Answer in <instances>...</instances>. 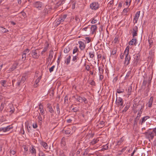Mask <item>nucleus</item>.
I'll use <instances>...</instances> for the list:
<instances>
[{"label":"nucleus","mask_w":156,"mask_h":156,"mask_svg":"<svg viewBox=\"0 0 156 156\" xmlns=\"http://www.w3.org/2000/svg\"><path fill=\"white\" fill-rule=\"evenodd\" d=\"M27 78L26 76H23L21 79L20 78H18L17 80L13 79L12 80V84L13 86H14V85L16 81V86L17 87H19L20 86L23 84Z\"/></svg>","instance_id":"obj_1"},{"label":"nucleus","mask_w":156,"mask_h":156,"mask_svg":"<svg viewBox=\"0 0 156 156\" xmlns=\"http://www.w3.org/2000/svg\"><path fill=\"white\" fill-rule=\"evenodd\" d=\"M133 107L135 108H138L139 109L138 113L142 114L143 112L144 107L142 105L139 103L137 104L134 103L133 104Z\"/></svg>","instance_id":"obj_2"},{"label":"nucleus","mask_w":156,"mask_h":156,"mask_svg":"<svg viewBox=\"0 0 156 156\" xmlns=\"http://www.w3.org/2000/svg\"><path fill=\"white\" fill-rule=\"evenodd\" d=\"M61 145L62 148L66 151L67 149V147L66 146V138L64 137H62L61 141Z\"/></svg>","instance_id":"obj_3"},{"label":"nucleus","mask_w":156,"mask_h":156,"mask_svg":"<svg viewBox=\"0 0 156 156\" xmlns=\"http://www.w3.org/2000/svg\"><path fill=\"white\" fill-rule=\"evenodd\" d=\"M99 5L98 2H94L90 4V8L92 10H96L98 9Z\"/></svg>","instance_id":"obj_4"},{"label":"nucleus","mask_w":156,"mask_h":156,"mask_svg":"<svg viewBox=\"0 0 156 156\" xmlns=\"http://www.w3.org/2000/svg\"><path fill=\"white\" fill-rule=\"evenodd\" d=\"M76 100L81 103L84 102L85 104H87L88 101L87 99L84 97H82L79 96H78L76 98Z\"/></svg>","instance_id":"obj_5"},{"label":"nucleus","mask_w":156,"mask_h":156,"mask_svg":"<svg viewBox=\"0 0 156 156\" xmlns=\"http://www.w3.org/2000/svg\"><path fill=\"white\" fill-rule=\"evenodd\" d=\"M130 59L131 58L130 55L128 54V53H126L125 61V64L126 66H127L129 64Z\"/></svg>","instance_id":"obj_6"},{"label":"nucleus","mask_w":156,"mask_h":156,"mask_svg":"<svg viewBox=\"0 0 156 156\" xmlns=\"http://www.w3.org/2000/svg\"><path fill=\"white\" fill-rule=\"evenodd\" d=\"M140 11L137 12L133 20V22L134 24L137 23L140 16Z\"/></svg>","instance_id":"obj_7"},{"label":"nucleus","mask_w":156,"mask_h":156,"mask_svg":"<svg viewBox=\"0 0 156 156\" xmlns=\"http://www.w3.org/2000/svg\"><path fill=\"white\" fill-rule=\"evenodd\" d=\"M146 135L148 138H151V139H153L154 137V134L153 132L148 131L145 133Z\"/></svg>","instance_id":"obj_8"},{"label":"nucleus","mask_w":156,"mask_h":156,"mask_svg":"<svg viewBox=\"0 0 156 156\" xmlns=\"http://www.w3.org/2000/svg\"><path fill=\"white\" fill-rule=\"evenodd\" d=\"M138 27L137 26H135L133 28V37L137 36V35Z\"/></svg>","instance_id":"obj_9"},{"label":"nucleus","mask_w":156,"mask_h":156,"mask_svg":"<svg viewBox=\"0 0 156 156\" xmlns=\"http://www.w3.org/2000/svg\"><path fill=\"white\" fill-rule=\"evenodd\" d=\"M8 109L10 110L9 111V112L10 114H12L15 111V108L12 104H9Z\"/></svg>","instance_id":"obj_10"},{"label":"nucleus","mask_w":156,"mask_h":156,"mask_svg":"<svg viewBox=\"0 0 156 156\" xmlns=\"http://www.w3.org/2000/svg\"><path fill=\"white\" fill-rule=\"evenodd\" d=\"M79 44V48L81 50H82L84 49L85 48L86 45L82 41H80L78 42Z\"/></svg>","instance_id":"obj_11"},{"label":"nucleus","mask_w":156,"mask_h":156,"mask_svg":"<svg viewBox=\"0 0 156 156\" xmlns=\"http://www.w3.org/2000/svg\"><path fill=\"white\" fill-rule=\"evenodd\" d=\"M67 16V15L65 14L63 15H61L60 17L58 19L59 21L61 23L64 22Z\"/></svg>","instance_id":"obj_12"},{"label":"nucleus","mask_w":156,"mask_h":156,"mask_svg":"<svg viewBox=\"0 0 156 156\" xmlns=\"http://www.w3.org/2000/svg\"><path fill=\"white\" fill-rule=\"evenodd\" d=\"M34 6L37 8H41L42 5V4L40 2H37L34 4Z\"/></svg>","instance_id":"obj_13"},{"label":"nucleus","mask_w":156,"mask_h":156,"mask_svg":"<svg viewBox=\"0 0 156 156\" xmlns=\"http://www.w3.org/2000/svg\"><path fill=\"white\" fill-rule=\"evenodd\" d=\"M97 29V27L96 25H92L91 27V30L92 31V34H94L96 32Z\"/></svg>","instance_id":"obj_14"},{"label":"nucleus","mask_w":156,"mask_h":156,"mask_svg":"<svg viewBox=\"0 0 156 156\" xmlns=\"http://www.w3.org/2000/svg\"><path fill=\"white\" fill-rule=\"evenodd\" d=\"M32 55L33 56V58H38L39 56L37 55V50H35L32 51Z\"/></svg>","instance_id":"obj_15"},{"label":"nucleus","mask_w":156,"mask_h":156,"mask_svg":"<svg viewBox=\"0 0 156 156\" xmlns=\"http://www.w3.org/2000/svg\"><path fill=\"white\" fill-rule=\"evenodd\" d=\"M40 144L46 149L48 148V145L47 143L44 141H41Z\"/></svg>","instance_id":"obj_16"},{"label":"nucleus","mask_w":156,"mask_h":156,"mask_svg":"<svg viewBox=\"0 0 156 156\" xmlns=\"http://www.w3.org/2000/svg\"><path fill=\"white\" fill-rule=\"evenodd\" d=\"M47 108L48 109L50 113H53L54 112V110L51 104L49 103L47 105Z\"/></svg>","instance_id":"obj_17"},{"label":"nucleus","mask_w":156,"mask_h":156,"mask_svg":"<svg viewBox=\"0 0 156 156\" xmlns=\"http://www.w3.org/2000/svg\"><path fill=\"white\" fill-rule=\"evenodd\" d=\"M99 141V138H97L96 139H94L92 140L90 142V144L93 145L97 143H98Z\"/></svg>","instance_id":"obj_18"},{"label":"nucleus","mask_w":156,"mask_h":156,"mask_svg":"<svg viewBox=\"0 0 156 156\" xmlns=\"http://www.w3.org/2000/svg\"><path fill=\"white\" fill-rule=\"evenodd\" d=\"M153 100V97H151L150 99L147 103L148 106L149 107H151L152 106Z\"/></svg>","instance_id":"obj_19"},{"label":"nucleus","mask_w":156,"mask_h":156,"mask_svg":"<svg viewBox=\"0 0 156 156\" xmlns=\"http://www.w3.org/2000/svg\"><path fill=\"white\" fill-rule=\"evenodd\" d=\"M41 76H39L37 79L36 80L35 82L34 86L35 87H37L38 85V83L40 82L41 79Z\"/></svg>","instance_id":"obj_20"},{"label":"nucleus","mask_w":156,"mask_h":156,"mask_svg":"<svg viewBox=\"0 0 156 156\" xmlns=\"http://www.w3.org/2000/svg\"><path fill=\"white\" fill-rule=\"evenodd\" d=\"M137 40L135 38H133L132 39L129 43V45H133L134 43L135 44Z\"/></svg>","instance_id":"obj_21"},{"label":"nucleus","mask_w":156,"mask_h":156,"mask_svg":"<svg viewBox=\"0 0 156 156\" xmlns=\"http://www.w3.org/2000/svg\"><path fill=\"white\" fill-rule=\"evenodd\" d=\"M149 118L150 117L149 116H146L142 118L141 121L140 122V123L141 125H142L144 122Z\"/></svg>","instance_id":"obj_22"},{"label":"nucleus","mask_w":156,"mask_h":156,"mask_svg":"<svg viewBox=\"0 0 156 156\" xmlns=\"http://www.w3.org/2000/svg\"><path fill=\"white\" fill-rule=\"evenodd\" d=\"M17 66V64L16 63L14 64L11 67L9 68V70L10 71H12L14 70L16 68V67Z\"/></svg>","instance_id":"obj_23"},{"label":"nucleus","mask_w":156,"mask_h":156,"mask_svg":"<svg viewBox=\"0 0 156 156\" xmlns=\"http://www.w3.org/2000/svg\"><path fill=\"white\" fill-rule=\"evenodd\" d=\"M71 128H69L66 130H64V133L66 134H70L71 133L72 130V127H71Z\"/></svg>","instance_id":"obj_24"},{"label":"nucleus","mask_w":156,"mask_h":156,"mask_svg":"<svg viewBox=\"0 0 156 156\" xmlns=\"http://www.w3.org/2000/svg\"><path fill=\"white\" fill-rule=\"evenodd\" d=\"M140 56L138 55H136L135 58L134 64L136 65H137L138 62V61L140 59Z\"/></svg>","instance_id":"obj_25"},{"label":"nucleus","mask_w":156,"mask_h":156,"mask_svg":"<svg viewBox=\"0 0 156 156\" xmlns=\"http://www.w3.org/2000/svg\"><path fill=\"white\" fill-rule=\"evenodd\" d=\"M71 56L70 55H69L68 57L66 58L65 63H66L67 65H68L69 64L70 62V60H71Z\"/></svg>","instance_id":"obj_26"},{"label":"nucleus","mask_w":156,"mask_h":156,"mask_svg":"<svg viewBox=\"0 0 156 156\" xmlns=\"http://www.w3.org/2000/svg\"><path fill=\"white\" fill-rule=\"evenodd\" d=\"M126 90L127 92V94L129 95H130L132 90V87L131 86L128 87V90Z\"/></svg>","instance_id":"obj_27"},{"label":"nucleus","mask_w":156,"mask_h":156,"mask_svg":"<svg viewBox=\"0 0 156 156\" xmlns=\"http://www.w3.org/2000/svg\"><path fill=\"white\" fill-rule=\"evenodd\" d=\"M123 102L122 99L120 97H119L118 99L116 100V104L118 105L121 102Z\"/></svg>","instance_id":"obj_28"},{"label":"nucleus","mask_w":156,"mask_h":156,"mask_svg":"<svg viewBox=\"0 0 156 156\" xmlns=\"http://www.w3.org/2000/svg\"><path fill=\"white\" fill-rule=\"evenodd\" d=\"M53 52L52 51H50V53L49 54V56L48 58V61L49 60H50L51 61L52 59L53 58Z\"/></svg>","instance_id":"obj_29"},{"label":"nucleus","mask_w":156,"mask_h":156,"mask_svg":"<svg viewBox=\"0 0 156 156\" xmlns=\"http://www.w3.org/2000/svg\"><path fill=\"white\" fill-rule=\"evenodd\" d=\"M130 107L129 105L127 103L126 104V106L124 108V109L122 110V112H126L129 109Z\"/></svg>","instance_id":"obj_30"},{"label":"nucleus","mask_w":156,"mask_h":156,"mask_svg":"<svg viewBox=\"0 0 156 156\" xmlns=\"http://www.w3.org/2000/svg\"><path fill=\"white\" fill-rule=\"evenodd\" d=\"M5 132L9 131L11 129H12L13 128V127L11 125L9 126L6 127H5Z\"/></svg>","instance_id":"obj_31"},{"label":"nucleus","mask_w":156,"mask_h":156,"mask_svg":"<svg viewBox=\"0 0 156 156\" xmlns=\"http://www.w3.org/2000/svg\"><path fill=\"white\" fill-rule=\"evenodd\" d=\"M70 50V49L69 47V46H67L65 48L64 51L65 53H67L69 52Z\"/></svg>","instance_id":"obj_32"},{"label":"nucleus","mask_w":156,"mask_h":156,"mask_svg":"<svg viewBox=\"0 0 156 156\" xmlns=\"http://www.w3.org/2000/svg\"><path fill=\"white\" fill-rule=\"evenodd\" d=\"M124 91V90L123 89L121 88L120 87H119V89L117 90V92L118 93H121L123 92Z\"/></svg>","instance_id":"obj_33"},{"label":"nucleus","mask_w":156,"mask_h":156,"mask_svg":"<svg viewBox=\"0 0 156 156\" xmlns=\"http://www.w3.org/2000/svg\"><path fill=\"white\" fill-rule=\"evenodd\" d=\"M31 153L32 154H36V151L35 149L34 148V146H32L31 147Z\"/></svg>","instance_id":"obj_34"},{"label":"nucleus","mask_w":156,"mask_h":156,"mask_svg":"<svg viewBox=\"0 0 156 156\" xmlns=\"http://www.w3.org/2000/svg\"><path fill=\"white\" fill-rule=\"evenodd\" d=\"M56 108L57 110V112L58 113V114L59 115L60 114V110L59 104H57Z\"/></svg>","instance_id":"obj_35"},{"label":"nucleus","mask_w":156,"mask_h":156,"mask_svg":"<svg viewBox=\"0 0 156 156\" xmlns=\"http://www.w3.org/2000/svg\"><path fill=\"white\" fill-rule=\"evenodd\" d=\"M132 0H126V5L127 6H129L131 4Z\"/></svg>","instance_id":"obj_36"},{"label":"nucleus","mask_w":156,"mask_h":156,"mask_svg":"<svg viewBox=\"0 0 156 156\" xmlns=\"http://www.w3.org/2000/svg\"><path fill=\"white\" fill-rule=\"evenodd\" d=\"M105 122L103 121L100 122L99 123L100 127L101 128L104 127V126H105Z\"/></svg>","instance_id":"obj_37"},{"label":"nucleus","mask_w":156,"mask_h":156,"mask_svg":"<svg viewBox=\"0 0 156 156\" xmlns=\"http://www.w3.org/2000/svg\"><path fill=\"white\" fill-rule=\"evenodd\" d=\"M38 119L39 120V122L40 124H41L42 122V117L41 116L40 114H39V115L38 117Z\"/></svg>","instance_id":"obj_38"},{"label":"nucleus","mask_w":156,"mask_h":156,"mask_svg":"<svg viewBox=\"0 0 156 156\" xmlns=\"http://www.w3.org/2000/svg\"><path fill=\"white\" fill-rule=\"evenodd\" d=\"M5 103H2L1 104V106L0 107V111L2 112L3 110V109L5 106Z\"/></svg>","instance_id":"obj_39"},{"label":"nucleus","mask_w":156,"mask_h":156,"mask_svg":"<svg viewBox=\"0 0 156 156\" xmlns=\"http://www.w3.org/2000/svg\"><path fill=\"white\" fill-rule=\"evenodd\" d=\"M26 58V55L24 54H22V60L23 61H24L25 60Z\"/></svg>","instance_id":"obj_40"},{"label":"nucleus","mask_w":156,"mask_h":156,"mask_svg":"<svg viewBox=\"0 0 156 156\" xmlns=\"http://www.w3.org/2000/svg\"><path fill=\"white\" fill-rule=\"evenodd\" d=\"M1 28L2 29L1 30L3 33H7L9 31L8 30H6L5 28H3V27H1Z\"/></svg>","instance_id":"obj_41"},{"label":"nucleus","mask_w":156,"mask_h":156,"mask_svg":"<svg viewBox=\"0 0 156 156\" xmlns=\"http://www.w3.org/2000/svg\"><path fill=\"white\" fill-rule=\"evenodd\" d=\"M99 73L100 74H102L103 73L104 70L103 69L99 67Z\"/></svg>","instance_id":"obj_42"},{"label":"nucleus","mask_w":156,"mask_h":156,"mask_svg":"<svg viewBox=\"0 0 156 156\" xmlns=\"http://www.w3.org/2000/svg\"><path fill=\"white\" fill-rule=\"evenodd\" d=\"M85 39V41L87 43H89L91 41L89 37H86Z\"/></svg>","instance_id":"obj_43"},{"label":"nucleus","mask_w":156,"mask_h":156,"mask_svg":"<svg viewBox=\"0 0 156 156\" xmlns=\"http://www.w3.org/2000/svg\"><path fill=\"white\" fill-rule=\"evenodd\" d=\"M117 49L116 48H114L112 50V55H114L116 54L117 51Z\"/></svg>","instance_id":"obj_44"},{"label":"nucleus","mask_w":156,"mask_h":156,"mask_svg":"<svg viewBox=\"0 0 156 156\" xmlns=\"http://www.w3.org/2000/svg\"><path fill=\"white\" fill-rule=\"evenodd\" d=\"M94 52H90L89 53L90 57V58H93L94 57Z\"/></svg>","instance_id":"obj_45"},{"label":"nucleus","mask_w":156,"mask_h":156,"mask_svg":"<svg viewBox=\"0 0 156 156\" xmlns=\"http://www.w3.org/2000/svg\"><path fill=\"white\" fill-rule=\"evenodd\" d=\"M129 46H128L126 48V49L125 51H124V53H125L126 54V53H128V54H129Z\"/></svg>","instance_id":"obj_46"},{"label":"nucleus","mask_w":156,"mask_h":156,"mask_svg":"<svg viewBox=\"0 0 156 156\" xmlns=\"http://www.w3.org/2000/svg\"><path fill=\"white\" fill-rule=\"evenodd\" d=\"M131 71H128L126 76L125 78L127 79L130 76V74H131Z\"/></svg>","instance_id":"obj_47"},{"label":"nucleus","mask_w":156,"mask_h":156,"mask_svg":"<svg viewBox=\"0 0 156 156\" xmlns=\"http://www.w3.org/2000/svg\"><path fill=\"white\" fill-rule=\"evenodd\" d=\"M141 114L138 112V113L137 114V116L135 118V120H139L140 119V117L141 116Z\"/></svg>","instance_id":"obj_48"},{"label":"nucleus","mask_w":156,"mask_h":156,"mask_svg":"<svg viewBox=\"0 0 156 156\" xmlns=\"http://www.w3.org/2000/svg\"><path fill=\"white\" fill-rule=\"evenodd\" d=\"M78 58V56L77 55L73 56L72 59V61L73 62H76L77 61V59Z\"/></svg>","instance_id":"obj_49"},{"label":"nucleus","mask_w":156,"mask_h":156,"mask_svg":"<svg viewBox=\"0 0 156 156\" xmlns=\"http://www.w3.org/2000/svg\"><path fill=\"white\" fill-rule=\"evenodd\" d=\"M23 147L24 149L25 152H27L28 151V146L26 145H24L23 146Z\"/></svg>","instance_id":"obj_50"},{"label":"nucleus","mask_w":156,"mask_h":156,"mask_svg":"<svg viewBox=\"0 0 156 156\" xmlns=\"http://www.w3.org/2000/svg\"><path fill=\"white\" fill-rule=\"evenodd\" d=\"M30 50L28 48L26 49L25 51H23L22 54H25L26 55L27 53L29 52Z\"/></svg>","instance_id":"obj_51"},{"label":"nucleus","mask_w":156,"mask_h":156,"mask_svg":"<svg viewBox=\"0 0 156 156\" xmlns=\"http://www.w3.org/2000/svg\"><path fill=\"white\" fill-rule=\"evenodd\" d=\"M78 50V48L76 47L75 48L73 49V54H74Z\"/></svg>","instance_id":"obj_52"},{"label":"nucleus","mask_w":156,"mask_h":156,"mask_svg":"<svg viewBox=\"0 0 156 156\" xmlns=\"http://www.w3.org/2000/svg\"><path fill=\"white\" fill-rule=\"evenodd\" d=\"M73 112H77L79 111L78 108L76 107H75L73 108L72 109Z\"/></svg>","instance_id":"obj_53"},{"label":"nucleus","mask_w":156,"mask_h":156,"mask_svg":"<svg viewBox=\"0 0 156 156\" xmlns=\"http://www.w3.org/2000/svg\"><path fill=\"white\" fill-rule=\"evenodd\" d=\"M108 146L107 145H104L103 146L102 149L104 150H107L108 149Z\"/></svg>","instance_id":"obj_54"},{"label":"nucleus","mask_w":156,"mask_h":156,"mask_svg":"<svg viewBox=\"0 0 156 156\" xmlns=\"http://www.w3.org/2000/svg\"><path fill=\"white\" fill-rule=\"evenodd\" d=\"M48 48V47H46L44 48L43 50L41 52V54H43V53H44V52H45L47 50Z\"/></svg>","instance_id":"obj_55"},{"label":"nucleus","mask_w":156,"mask_h":156,"mask_svg":"<svg viewBox=\"0 0 156 156\" xmlns=\"http://www.w3.org/2000/svg\"><path fill=\"white\" fill-rule=\"evenodd\" d=\"M55 66L54 65L49 69V71L50 73H51V72L53 71L54 69L55 68Z\"/></svg>","instance_id":"obj_56"},{"label":"nucleus","mask_w":156,"mask_h":156,"mask_svg":"<svg viewBox=\"0 0 156 156\" xmlns=\"http://www.w3.org/2000/svg\"><path fill=\"white\" fill-rule=\"evenodd\" d=\"M39 110L41 115H43L44 114V112L43 108H40Z\"/></svg>","instance_id":"obj_57"},{"label":"nucleus","mask_w":156,"mask_h":156,"mask_svg":"<svg viewBox=\"0 0 156 156\" xmlns=\"http://www.w3.org/2000/svg\"><path fill=\"white\" fill-rule=\"evenodd\" d=\"M6 83V81L5 80H3L1 83V85L2 86L4 87L5 86V84Z\"/></svg>","instance_id":"obj_58"},{"label":"nucleus","mask_w":156,"mask_h":156,"mask_svg":"<svg viewBox=\"0 0 156 156\" xmlns=\"http://www.w3.org/2000/svg\"><path fill=\"white\" fill-rule=\"evenodd\" d=\"M61 22H60V21H59V20H58H58L57 21H56V22H55V24H56V25L57 26H58L60 24V23H61Z\"/></svg>","instance_id":"obj_59"},{"label":"nucleus","mask_w":156,"mask_h":156,"mask_svg":"<svg viewBox=\"0 0 156 156\" xmlns=\"http://www.w3.org/2000/svg\"><path fill=\"white\" fill-rule=\"evenodd\" d=\"M149 91V88H148L145 90V93H144L145 95L146 96H147L148 93Z\"/></svg>","instance_id":"obj_60"},{"label":"nucleus","mask_w":156,"mask_h":156,"mask_svg":"<svg viewBox=\"0 0 156 156\" xmlns=\"http://www.w3.org/2000/svg\"><path fill=\"white\" fill-rule=\"evenodd\" d=\"M104 78V76L102 74H100L99 80H101Z\"/></svg>","instance_id":"obj_61"},{"label":"nucleus","mask_w":156,"mask_h":156,"mask_svg":"<svg viewBox=\"0 0 156 156\" xmlns=\"http://www.w3.org/2000/svg\"><path fill=\"white\" fill-rule=\"evenodd\" d=\"M68 101V97L67 95L64 98V103H67V101Z\"/></svg>","instance_id":"obj_62"},{"label":"nucleus","mask_w":156,"mask_h":156,"mask_svg":"<svg viewBox=\"0 0 156 156\" xmlns=\"http://www.w3.org/2000/svg\"><path fill=\"white\" fill-rule=\"evenodd\" d=\"M148 41L149 42V43L150 44V46L153 43L152 40L151 39H149L148 40Z\"/></svg>","instance_id":"obj_63"},{"label":"nucleus","mask_w":156,"mask_h":156,"mask_svg":"<svg viewBox=\"0 0 156 156\" xmlns=\"http://www.w3.org/2000/svg\"><path fill=\"white\" fill-rule=\"evenodd\" d=\"M37 126L36 123H34L33 124V128L35 129L37 127Z\"/></svg>","instance_id":"obj_64"}]
</instances>
